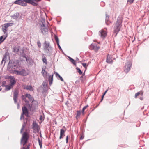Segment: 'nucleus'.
I'll list each match as a JSON object with an SVG mask.
<instances>
[{
  "label": "nucleus",
  "mask_w": 149,
  "mask_h": 149,
  "mask_svg": "<svg viewBox=\"0 0 149 149\" xmlns=\"http://www.w3.org/2000/svg\"><path fill=\"white\" fill-rule=\"evenodd\" d=\"M18 68L17 65H15V62L12 64V61H9L8 66V70L10 72L24 76H26L28 74V71L23 68H21V69H19V70H16Z\"/></svg>",
  "instance_id": "obj_1"
},
{
  "label": "nucleus",
  "mask_w": 149,
  "mask_h": 149,
  "mask_svg": "<svg viewBox=\"0 0 149 149\" xmlns=\"http://www.w3.org/2000/svg\"><path fill=\"white\" fill-rule=\"evenodd\" d=\"M43 48L45 52L47 54H50L52 52V48L49 42H45L43 44Z\"/></svg>",
  "instance_id": "obj_2"
},
{
  "label": "nucleus",
  "mask_w": 149,
  "mask_h": 149,
  "mask_svg": "<svg viewBox=\"0 0 149 149\" xmlns=\"http://www.w3.org/2000/svg\"><path fill=\"white\" fill-rule=\"evenodd\" d=\"M121 22L120 19H118L116 22L115 26H114V32L117 34L118 31H120V28L121 27Z\"/></svg>",
  "instance_id": "obj_3"
},
{
  "label": "nucleus",
  "mask_w": 149,
  "mask_h": 149,
  "mask_svg": "<svg viewBox=\"0 0 149 149\" xmlns=\"http://www.w3.org/2000/svg\"><path fill=\"white\" fill-rule=\"evenodd\" d=\"M132 63L130 61H127L124 67V70L126 73H127L130 70L132 66Z\"/></svg>",
  "instance_id": "obj_4"
},
{
  "label": "nucleus",
  "mask_w": 149,
  "mask_h": 149,
  "mask_svg": "<svg viewBox=\"0 0 149 149\" xmlns=\"http://www.w3.org/2000/svg\"><path fill=\"white\" fill-rule=\"evenodd\" d=\"M28 139V136L27 133L24 132L23 135L21 139V143L23 146H24L27 143Z\"/></svg>",
  "instance_id": "obj_5"
},
{
  "label": "nucleus",
  "mask_w": 149,
  "mask_h": 149,
  "mask_svg": "<svg viewBox=\"0 0 149 149\" xmlns=\"http://www.w3.org/2000/svg\"><path fill=\"white\" fill-rule=\"evenodd\" d=\"M12 25L13 23H7L3 25L2 26V30L4 33V34H7L6 31L8 30V27Z\"/></svg>",
  "instance_id": "obj_6"
},
{
  "label": "nucleus",
  "mask_w": 149,
  "mask_h": 149,
  "mask_svg": "<svg viewBox=\"0 0 149 149\" xmlns=\"http://www.w3.org/2000/svg\"><path fill=\"white\" fill-rule=\"evenodd\" d=\"M24 1L30 4L33 6H36L38 5L37 0H23Z\"/></svg>",
  "instance_id": "obj_7"
},
{
  "label": "nucleus",
  "mask_w": 149,
  "mask_h": 149,
  "mask_svg": "<svg viewBox=\"0 0 149 149\" xmlns=\"http://www.w3.org/2000/svg\"><path fill=\"white\" fill-rule=\"evenodd\" d=\"M23 0H16L14 2V3L23 6H27V3L24 2Z\"/></svg>",
  "instance_id": "obj_8"
},
{
  "label": "nucleus",
  "mask_w": 149,
  "mask_h": 149,
  "mask_svg": "<svg viewBox=\"0 0 149 149\" xmlns=\"http://www.w3.org/2000/svg\"><path fill=\"white\" fill-rule=\"evenodd\" d=\"M20 47V46L18 45L14 46L13 48V51L16 53L17 54L20 55H22V54H21V53H19V51Z\"/></svg>",
  "instance_id": "obj_9"
},
{
  "label": "nucleus",
  "mask_w": 149,
  "mask_h": 149,
  "mask_svg": "<svg viewBox=\"0 0 149 149\" xmlns=\"http://www.w3.org/2000/svg\"><path fill=\"white\" fill-rule=\"evenodd\" d=\"M99 34L101 37L104 38L107 35V32L104 29H102L99 32Z\"/></svg>",
  "instance_id": "obj_10"
},
{
  "label": "nucleus",
  "mask_w": 149,
  "mask_h": 149,
  "mask_svg": "<svg viewBox=\"0 0 149 149\" xmlns=\"http://www.w3.org/2000/svg\"><path fill=\"white\" fill-rule=\"evenodd\" d=\"M89 48L91 49H93L95 51H97L100 48V47L97 46L96 45L92 44L90 45Z\"/></svg>",
  "instance_id": "obj_11"
},
{
  "label": "nucleus",
  "mask_w": 149,
  "mask_h": 149,
  "mask_svg": "<svg viewBox=\"0 0 149 149\" xmlns=\"http://www.w3.org/2000/svg\"><path fill=\"white\" fill-rule=\"evenodd\" d=\"M113 61V58L111 55H108L107 56L106 62L109 63H112Z\"/></svg>",
  "instance_id": "obj_12"
},
{
  "label": "nucleus",
  "mask_w": 149,
  "mask_h": 149,
  "mask_svg": "<svg viewBox=\"0 0 149 149\" xmlns=\"http://www.w3.org/2000/svg\"><path fill=\"white\" fill-rule=\"evenodd\" d=\"M9 78L10 79V85L11 86H13L15 83V79L13 76H10L9 77Z\"/></svg>",
  "instance_id": "obj_13"
},
{
  "label": "nucleus",
  "mask_w": 149,
  "mask_h": 149,
  "mask_svg": "<svg viewBox=\"0 0 149 149\" xmlns=\"http://www.w3.org/2000/svg\"><path fill=\"white\" fill-rule=\"evenodd\" d=\"M18 95V93L16 91H15L14 92L13 95V100L15 103H16L17 102V99Z\"/></svg>",
  "instance_id": "obj_14"
},
{
  "label": "nucleus",
  "mask_w": 149,
  "mask_h": 149,
  "mask_svg": "<svg viewBox=\"0 0 149 149\" xmlns=\"http://www.w3.org/2000/svg\"><path fill=\"white\" fill-rule=\"evenodd\" d=\"M48 31V29L46 28H41V33L44 35H45L47 33Z\"/></svg>",
  "instance_id": "obj_15"
},
{
  "label": "nucleus",
  "mask_w": 149,
  "mask_h": 149,
  "mask_svg": "<svg viewBox=\"0 0 149 149\" xmlns=\"http://www.w3.org/2000/svg\"><path fill=\"white\" fill-rule=\"evenodd\" d=\"M7 37V34H4L3 36L0 37V42L2 43L6 39Z\"/></svg>",
  "instance_id": "obj_16"
},
{
  "label": "nucleus",
  "mask_w": 149,
  "mask_h": 149,
  "mask_svg": "<svg viewBox=\"0 0 149 149\" xmlns=\"http://www.w3.org/2000/svg\"><path fill=\"white\" fill-rule=\"evenodd\" d=\"M33 129L36 132L38 131V126L37 123H33Z\"/></svg>",
  "instance_id": "obj_17"
},
{
  "label": "nucleus",
  "mask_w": 149,
  "mask_h": 149,
  "mask_svg": "<svg viewBox=\"0 0 149 149\" xmlns=\"http://www.w3.org/2000/svg\"><path fill=\"white\" fill-rule=\"evenodd\" d=\"M65 130L63 128L60 130V136L59 139H61L62 138V136H64V133Z\"/></svg>",
  "instance_id": "obj_18"
},
{
  "label": "nucleus",
  "mask_w": 149,
  "mask_h": 149,
  "mask_svg": "<svg viewBox=\"0 0 149 149\" xmlns=\"http://www.w3.org/2000/svg\"><path fill=\"white\" fill-rule=\"evenodd\" d=\"M54 74L56 75V76L57 77H58L59 78V79H58V78H57L58 79H60L61 81H64L63 79L62 78V77L57 72H55Z\"/></svg>",
  "instance_id": "obj_19"
},
{
  "label": "nucleus",
  "mask_w": 149,
  "mask_h": 149,
  "mask_svg": "<svg viewBox=\"0 0 149 149\" xmlns=\"http://www.w3.org/2000/svg\"><path fill=\"white\" fill-rule=\"evenodd\" d=\"M19 13H15L13 15L11 16V17L13 18V19H15L19 17Z\"/></svg>",
  "instance_id": "obj_20"
},
{
  "label": "nucleus",
  "mask_w": 149,
  "mask_h": 149,
  "mask_svg": "<svg viewBox=\"0 0 149 149\" xmlns=\"http://www.w3.org/2000/svg\"><path fill=\"white\" fill-rule=\"evenodd\" d=\"M24 88L25 89L29 90L30 91H33V88L30 85L26 86H24Z\"/></svg>",
  "instance_id": "obj_21"
},
{
  "label": "nucleus",
  "mask_w": 149,
  "mask_h": 149,
  "mask_svg": "<svg viewBox=\"0 0 149 149\" xmlns=\"http://www.w3.org/2000/svg\"><path fill=\"white\" fill-rule=\"evenodd\" d=\"M23 113L24 114H28V111L26 107L24 106L22 108Z\"/></svg>",
  "instance_id": "obj_22"
},
{
  "label": "nucleus",
  "mask_w": 149,
  "mask_h": 149,
  "mask_svg": "<svg viewBox=\"0 0 149 149\" xmlns=\"http://www.w3.org/2000/svg\"><path fill=\"white\" fill-rule=\"evenodd\" d=\"M26 98H27L26 96V94L24 95H23L22 96V98L23 100H24L26 104L27 105L29 104V102L28 101L26 100Z\"/></svg>",
  "instance_id": "obj_23"
},
{
  "label": "nucleus",
  "mask_w": 149,
  "mask_h": 149,
  "mask_svg": "<svg viewBox=\"0 0 149 149\" xmlns=\"http://www.w3.org/2000/svg\"><path fill=\"white\" fill-rule=\"evenodd\" d=\"M53 74H52L51 75L49 76V80L50 81L49 84L50 85L52 84L53 80Z\"/></svg>",
  "instance_id": "obj_24"
},
{
  "label": "nucleus",
  "mask_w": 149,
  "mask_h": 149,
  "mask_svg": "<svg viewBox=\"0 0 149 149\" xmlns=\"http://www.w3.org/2000/svg\"><path fill=\"white\" fill-rule=\"evenodd\" d=\"M26 96L27 98L30 101H33V97L31 96V95L29 94H26Z\"/></svg>",
  "instance_id": "obj_25"
},
{
  "label": "nucleus",
  "mask_w": 149,
  "mask_h": 149,
  "mask_svg": "<svg viewBox=\"0 0 149 149\" xmlns=\"http://www.w3.org/2000/svg\"><path fill=\"white\" fill-rule=\"evenodd\" d=\"M41 73L44 77H46L47 73L43 69V68H42Z\"/></svg>",
  "instance_id": "obj_26"
},
{
  "label": "nucleus",
  "mask_w": 149,
  "mask_h": 149,
  "mask_svg": "<svg viewBox=\"0 0 149 149\" xmlns=\"http://www.w3.org/2000/svg\"><path fill=\"white\" fill-rule=\"evenodd\" d=\"M13 86H11L10 84L9 85H6V91L10 90Z\"/></svg>",
  "instance_id": "obj_27"
},
{
  "label": "nucleus",
  "mask_w": 149,
  "mask_h": 149,
  "mask_svg": "<svg viewBox=\"0 0 149 149\" xmlns=\"http://www.w3.org/2000/svg\"><path fill=\"white\" fill-rule=\"evenodd\" d=\"M70 61L74 64H75V61L70 57H69Z\"/></svg>",
  "instance_id": "obj_28"
},
{
  "label": "nucleus",
  "mask_w": 149,
  "mask_h": 149,
  "mask_svg": "<svg viewBox=\"0 0 149 149\" xmlns=\"http://www.w3.org/2000/svg\"><path fill=\"white\" fill-rule=\"evenodd\" d=\"M22 56L24 57V58L26 59V60L27 63H28L29 61H30V59L29 58H28L24 55H22Z\"/></svg>",
  "instance_id": "obj_29"
},
{
  "label": "nucleus",
  "mask_w": 149,
  "mask_h": 149,
  "mask_svg": "<svg viewBox=\"0 0 149 149\" xmlns=\"http://www.w3.org/2000/svg\"><path fill=\"white\" fill-rule=\"evenodd\" d=\"M42 61L43 62L46 64H47V61L45 57H44L43 58Z\"/></svg>",
  "instance_id": "obj_30"
},
{
  "label": "nucleus",
  "mask_w": 149,
  "mask_h": 149,
  "mask_svg": "<svg viewBox=\"0 0 149 149\" xmlns=\"http://www.w3.org/2000/svg\"><path fill=\"white\" fill-rule=\"evenodd\" d=\"M109 16L107 14H106V23L107 25H108V24L107 23V22L108 20Z\"/></svg>",
  "instance_id": "obj_31"
},
{
  "label": "nucleus",
  "mask_w": 149,
  "mask_h": 149,
  "mask_svg": "<svg viewBox=\"0 0 149 149\" xmlns=\"http://www.w3.org/2000/svg\"><path fill=\"white\" fill-rule=\"evenodd\" d=\"M38 142L39 146L41 148L42 147V141H41L39 139H38Z\"/></svg>",
  "instance_id": "obj_32"
},
{
  "label": "nucleus",
  "mask_w": 149,
  "mask_h": 149,
  "mask_svg": "<svg viewBox=\"0 0 149 149\" xmlns=\"http://www.w3.org/2000/svg\"><path fill=\"white\" fill-rule=\"evenodd\" d=\"M54 38H55V40H56V41L57 43H59V39H58V37L57 36L55 35L54 36Z\"/></svg>",
  "instance_id": "obj_33"
},
{
  "label": "nucleus",
  "mask_w": 149,
  "mask_h": 149,
  "mask_svg": "<svg viewBox=\"0 0 149 149\" xmlns=\"http://www.w3.org/2000/svg\"><path fill=\"white\" fill-rule=\"evenodd\" d=\"M140 94V93L139 92H138L137 93H136L135 95V98H137V97Z\"/></svg>",
  "instance_id": "obj_34"
},
{
  "label": "nucleus",
  "mask_w": 149,
  "mask_h": 149,
  "mask_svg": "<svg viewBox=\"0 0 149 149\" xmlns=\"http://www.w3.org/2000/svg\"><path fill=\"white\" fill-rule=\"evenodd\" d=\"M77 69L78 70V73H79V74H82V72L79 68H77Z\"/></svg>",
  "instance_id": "obj_35"
},
{
  "label": "nucleus",
  "mask_w": 149,
  "mask_h": 149,
  "mask_svg": "<svg viewBox=\"0 0 149 149\" xmlns=\"http://www.w3.org/2000/svg\"><path fill=\"white\" fill-rule=\"evenodd\" d=\"M81 114V112L80 111H77V115L76 117H79L80 115Z\"/></svg>",
  "instance_id": "obj_36"
},
{
  "label": "nucleus",
  "mask_w": 149,
  "mask_h": 149,
  "mask_svg": "<svg viewBox=\"0 0 149 149\" xmlns=\"http://www.w3.org/2000/svg\"><path fill=\"white\" fill-rule=\"evenodd\" d=\"M37 45L39 48H40L41 46V44L40 41H38L37 42Z\"/></svg>",
  "instance_id": "obj_37"
},
{
  "label": "nucleus",
  "mask_w": 149,
  "mask_h": 149,
  "mask_svg": "<svg viewBox=\"0 0 149 149\" xmlns=\"http://www.w3.org/2000/svg\"><path fill=\"white\" fill-rule=\"evenodd\" d=\"M25 127V125H22V128L20 132L21 133L22 132V130L24 129Z\"/></svg>",
  "instance_id": "obj_38"
},
{
  "label": "nucleus",
  "mask_w": 149,
  "mask_h": 149,
  "mask_svg": "<svg viewBox=\"0 0 149 149\" xmlns=\"http://www.w3.org/2000/svg\"><path fill=\"white\" fill-rule=\"evenodd\" d=\"M42 85L43 86V88H45V87L47 86L45 82H43L42 83Z\"/></svg>",
  "instance_id": "obj_39"
},
{
  "label": "nucleus",
  "mask_w": 149,
  "mask_h": 149,
  "mask_svg": "<svg viewBox=\"0 0 149 149\" xmlns=\"http://www.w3.org/2000/svg\"><path fill=\"white\" fill-rule=\"evenodd\" d=\"M134 0H128L127 2H129L130 4L132 3L134 1Z\"/></svg>",
  "instance_id": "obj_40"
},
{
  "label": "nucleus",
  "mask_w": 149,
  "mask_h": 149,
  "mask_svg": "<svg viewBox=\"0 0 149 149\" xmlns=\"http://www.w3.org/2000/svg\"><path fill=\"white\" fill-rule=\"evenodd\" d=\"M87 107V106H85L82 109V112L83 113H84L85 110L86 108Z\"/></svg>",
  "instance_id": "obj_41"
},
{
  "label": "nucleus",
  "mask_w": 149,
  "mask_h": 149,
  "mask_svg": "<svg viewBox=\"0 0 149 149\" xmlns=\"http://www.w3.org/2000/svg\"><path fill=\"white\" fill-rule=\"evenodd\" d=\"M82 65L83 67H84L85 68H86L87 66V64L86 63H82Z\"/></svg>",
  "instance_id": "obj_42"
},
{
  "label": "nucleus",
  "mask_w": 149,
  "mask_h": 149,
  "mask_svg": "<svg viewBox=\"0 0 149 149\" xmlns=\"http://www.w3.org/2000/svg\"><path fill=\"white\" fill-rule=\"evenodd\" d=\"M68 135H67L66 136V143H68Z\"/></svg>",
  "instance_id": "obj_43"
},
{
  "label": "nucleus",
  "mask_w": 149,
  "mask_h": 149,
  "mask_svg": "<svg viewBox=\"0 0 149 149\" xmlns=\"http://www.w3.org/2000/svg\"><path fill=\"white\" fill-rule=\"evenodd\" d=\"M24 114L23 113L21 115V117H20L21 119H22V118H24Z\"/></svg>",
  "instance_id": "obj_44"
},
{
  "label": "nucleus",
  "mask_w": 149,
  "mask_h": 149,
  "mask_svg": "<svg viewBox=\"0 0 149 149\" xmlns=\"http://www.w3.org/2000/svg\"><path fill=\"white\" fill-rule=\"evenodd\" d=\"M57 45L58 47V48H59L60 49H61V47H60V46L59 45V43H57Z\"/></svg>",
  "instance_id": "obj_45"
},
{
  "label": "nucleus",
  "mask_w": 149,
  "mask_h": 149,
  "mask_svg": "<svg viewBox=\"0 0 149 149\" xmlns=\"http://www.w3.org/2000/svg\"><path fill=\"white\" fill-rule=\"evenodd\" d=\"M107 91H108V90H106L105 91V92H104V93H103V95H104V96L105 95Z\"/></svg>",
  "instance_id": "obj_46"
},
{
  "label": "nucleus",
  "mask_w": 149,
  "mask_h": 149,
  "mask_svg": "<svg viewBox=\"0 0 149 149\" xmlns=\"http://www.w3.org/2000/svg\"><path fill=\"white\" fill-rule=\"evenodd\" d=\"M104 96V95H102V99H101V100L100 101V102H101L102 101Z\"/></svg>",
  "instance_id": "obj_47"
},
{
  "label": "nucleus",
  "mask_w": 149,
  "mask_h": 149,
  "mask_svg": "<svg viewBox=\"0 0 149 149\" xmlns=\"http://www.w3.org/2000/svg\"><path fill=\"white\" fill-rule=\"evenodd\" d=\"M140 94H141V96H142L143 94V92L142 91H141L140 92Z\"/></svg>",
  "instance_id": "obj_48"
},
{
  "label": "nucleus",
  "mask_w": 149,
  "mask_h": 149,
  "mask_svg": "<svg viewBox=\"0 0 149 149\" xmlns=\"http://www.w3.org/2000/svg\"><path fill=\"white\" fill-rule=\"evenodd\" d=\"M19 104H17V108L19 109Z\"/></svg>",
  "instance_id": "obj_49"
},
{
  "label": "nucleus",
  "mask_w": 149,
  "mask_h": 149,
  "mask_svg": "<svg viewBox=\"0 0 149 149\" xmlns=\"http://www.w3.org/2000/svg\"><path fill=\"white\" fill-rule=\"evenodd\" d=\"M139 99L140 100H143V97L142 96L141 97H139Z\"/></svg>",
  "instance_id": "obj_50"
},
{
  "label": "nucleus",
  "mask_w": 149,
  "mask_h": 149,
  "mask_svg": "<svg viewBox=\"0 0 149 149\" xmlns=\"http://www.w3.org/2000/svg\"><path fill=\"white\" fill-rule=\"evenodd\" d=\"M4 59H5V58H3V59L2 60V61H1V63L2 64L3 63V62L4 61Z\"/></svg>",
  "instance_id": "obj_51"
},
{
  "label": "nucleus",
  "mask_w": 149,
  "mask_h": 149,
  "mask_svg": "<svg viewBox=\"0 0 149 149\" xmlns=\"http://www.w3.org/2000/svg\"><path fill=\"white\" fill-rule=\"evenodd\" d=\"M84 138V136H81V137L80 139H82Z\"/></svg>",
  "instance_id": "obj_52"
},
{
  "label": "nucleus",
  "mask_w": 149,
  "mask_h": 149,
  "mask_svg": "<svg viewBox=\"0 0 149 149\" xmlns=\"http://www.w3.org/2000/svg\"><path fill=\"white\" fill-rule=\"evenodd\" d=\"M42 119V116H41L40 117L39 119L40 120H41Z\"/></svg>",
  "instance_id": "obj_53"
},
{
  "label": "nucleus",
  "mask_w": 149,
  "mask_h": 149,
  "mask_svg": "<svg viewBox=\"0 0 149 149\" xmlns=\"http://www.w3.org/2000/svg\"><path fill=\"white\" fill-rule=\"evenodd\" d=\"M42 26V28H44V27H45V25L43 24L42 25H41V26Z\"/></svg>",
  "instance_id": "obj_54"
},
{
  "label": "nucleus",
  "mask_w": 149,
  "mask_h": 149,
  "mask_svg": "<svg viewBox=\"0 0 149 149\" xmlns=\"http://www.w3.org/2000/svg\"><path fill=\"white\" fill-rule=\"evenodd\" d=\"M21 149H26L24 147H23Z\"/></svg>",
  "instance_id": "obj_55"
},
{
  "label": "nucleus",
  "mask_w": 149,
  "mask_h": 149,
  "mask_svg": "<svg viewBox=\"0 0 149 149\" xmlns=\"http://www.w3.org/2000/svg\"><path fill=\"white\" fill-rule=\"evenodd\" d=\"M22 53H23L24 52V50H22Z\"/></svg>",
  "instance_id": "obj_56"
},
{
  "label": "nucleus",
  "mask_w": 149,
  "mask_h": 149,
  "mask_svg": "<svg viewBox=\"0 0 149 149\" xmlns=\"http://www.w3.org/2000/svg\"><path fill=\"white\" fill-rule=\"evenodd\" d=\"M40 1V0H37V1Z\"/></svg>",
  "instance_id": "obj_57"
},
{
  "label": "nucleus",
  "mask_w": 149,
  "mask_h": 149,
  "mask_svg": "<svg viewBox=\"0 0 149 149\" xmlns=\"http://www.w3.org/2000/svg\"><path fill=\"white\" fill-rule=\"evenodd\" d=\"M82 77H83V76H81V78H82Z\"/></svg>",
  "instance_id": "obj_58"
},
{
  "label": "nucleus",
  "mask_w": 149,
  "mask_h": 149,
  "mask_svg": "<svg viewBox=\"0 0 149 149\" xmlns=\"http://www.w3.org/2000/svg\"><path fill=\"white\" fill-rule=\"evenodd\" d=\"M1 89H0V91H1Z\"/></svg>",
  "instance_id": "obj_59"
},
{
  "label": "nucleus",
  "mask_w": 149,
  "mask_h": 149,
  "mask_svg": "<svg viewBox=\"0 0 149 149\" xmlns=\"http://www.w3.org/2000/svg\"><path fill=\"white\" fill-rule=\"evenodd\" d=\"M1 43V42H0V44Z\"/></svg>",
  "instance_id": "obj_60"
}]
</instances>
